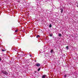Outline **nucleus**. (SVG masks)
Returning <instances> with one entry per match:
<instances>
[{
	"mask_svg": "<svg viewBox=\"0 0 78 78\" xmlns=\"http://www.w3.org/2000/svg\"><path fill=\"white\" fill-rule=\"evenodd\" d=\"M60 10L61 11V13H62V12H63V9H61Z\"/></svg>",
	"mask_w": 78,
	"mask_h": 78,
	"instance_id": "nucleus-5",
	"label": "nucleus"
},
{
	"mask_svg": "<svg viewBox=\"0 0 78 78\" xmlns=\"http://www.w3.org/2000/svg\"><path fill=\"white\" fill-rule=\"evenodd\" d=\"M1 72L4 75H8V73L5 70H2Z\"/></svg>",
	"mask_w": 78,
	"mask_h": 78,
	"instance_id": "nucleus-1",
	"label": "nucleus"
},
{
	"mask_svg": "<svg viewBox=\"0 0 78 78\" xmlns=\"http://www.w3.org/2000/svg\"><path fill=\"white\" fill-rule=\"evenodd\" d=\"M58 35L60 37H61V36H62V35H61V34H58Z\"/></svg>",
	"mask_w": 78,
	"mask_h": 78,
	"instance_id": "nucleus-11",
	"label": "nucleus"
},
{
	"mask_svg": "<svg viewBox=\"0 0 78 78\" xmlns=\"http://www.w3.org/2000/svg\"><path fill=\"white\" fill-rule=\"evenodd\" d=\"M17 31H18V30H16L15 31V32L16 33V32H17Z\"/></svg>",
	"mask_w": 78,
	"mask_h": 78,
	"instance_id": "nucleus-15",
	"label": "nucleus"
},
{
	"mask_svg": "<svg viewBox=\"0 0 78 78\" xmlns=\"http://www.w3.org/2000/svg\"><path fill=\"white\" fill-rule=\"evenodd\" d=\"M2 60V58H0V61Z\"/></svg>",
	"mask_w": 78,
	"mask_h": 78,
	"instance_id": "nucleus-17",
	"label": "nucleus"
},
{
	"mask_svg": "<svg viewBox=\"0 0 78 78\" xmlns=\"http://www.w3.org/2000/svg\"><path fill=\"white\" fill-rule=\"evenodd\" d=\"M52 27V25H51V24H50V25L49 26V28H51Z\"/></svg>",
	"mask_w": 78,
	"mask_h": 78,
	"instance_id": "nucleus-7",
	"label": "nucleus"
},
{
	"mask_svg": "<svg viewBox=\"0 0 78 78\" xmlns=\"http://www.w3.org/2000/svg\"><path fill=\"white\" fill-rule=\"evenodd\" d=\"M36 66H37V67H39L40 66H41V64H39V63H37L35 64Z\"/></svg>",
	"mask_w": 78,
	"mask_h": 78,
	"instance_id": "nucleus-3",
	"label": "nucleus"
},
{
	"mask_svg": "<svg viewBox=\"0 0 78 78\" xmlns=\"http://www.w3.org/2000/svg\"><path fill=\"white\" fill-rule=\"evenodd\" d=\"M22 62L23 63H25V62H27V60L25 59H23L22 61Z\"/></svg>",
	"mask_w": 78,
	"mask_h": 78,
	"instance_id": "nucleus-2",
	"label": "nucleus"
},
{
	"mask_svg": "<svg viewBox=\"0 0 78 78\" xmlns=\"http://www.w3.org/2000/svg\"><path fill=\"white\" fill-rule=\"evenodd\" d=\"M40 70H41V68H39L38 69V71H40Z\"/></svg>",
	"mask_w": 78,
	"mask_h": 78,
	"instance_id": "nucleus-14",
	"label": "nucleus"
},
{
	"mask_svg": "<svg viewBox=\"0 0 78 78\" xmlns=\"http://www.w3.org/2000/svg\"><path fill=\"white\" fill-rule=\"evenodd\" d=\"M66 49H67V50H69V46H67L66 47Z\"/></svg>",
	"mask_w": 78,
	"mask_h": 78,
	"instance_id": "nucleus-12",
	"label": "nucleus"
},
{
	"mask_svg": "<svg viewBox=\"0 0 78 78\" xmlns=\"http://www.w3.org/2000/svg\"><path fill=\"white\" fill-rule=\"evenodd\" d=\"M76 6H77V7H78V4L77 5H76Z\"/></svg>",
	"mask_w": 78,
	"mask_h": 78,
	"instance_id": "nucleus-18",
	"label": "nucleus"
},
{
	"mask_svg": "<svg viewBox=\"0 0 78 78\" xmlns=\"http://www.w3.org/2000/svg\"><path fill=\"white\" fill-rule=\"evenodd\" d=\"M53 36V34H49V36H50L51 37H52V36Z\"/></svg>",
	"mask_w": 78,
	"mask_h": 78,
	"instance_id": "nucleus-9",
	"label": "nucleus"
},
{
	"mask_svg": "<svg viewBox=\"0 0 78 78\" xmlns=\"http://www.w3.org/2000/svg\"><path fill=\"white\" fill-rule=\"evenodd\" d=\"M2 51H5L6 50V49H2Z\"/></svg>",
	"mask_w": 78,
	"mask_h": 78,
	"instance_id": "nucleus-10",
	"label": "nucleus"
},
{
	"mask_svg": "<svg viewBox=\"0 0 78 78\" xmlns=\"http://www.w3.org/2000/svg\"><path fill=\"white\" fill-rule=\"evenodd\" d=\"M46 76V75H43V76H42V78H45Z\"/></svg>",
	"mask_w": 78,
	"mask_h": 78,
	"instance_id": "nucleus-4",
	"label": "nucleus"
},
{
	"mask_svg": "<svg viewBox=\"0 0 78 78\" xmlns=\"http://www.w3.org/2000/svg\"><path fill=\"white\" fill-rule=\"evenodd\" d=\"M37 38H38V37H40V35H37L36 36Z\"/></svg>",
	"mask_w": 78,
	"mask_h": 78,
	"instance_id": "nucleus-8",
	"label": "nucleus"
},
{
	"mask_svg": "<svg viewBox=\"0 0 78 78\" xmlns=\"http://www.w3.org/2000/svg\"><path fill=\"white\" fill-rule=\"evenodd\" d=\"M30 57H31L32 56L31 55H30Z\"/></svg>",
	"mask_w": 78,
	"mask_h": 78,
	"instance_id": "nucleus-16",
	"label": "nucleus"
},
{
	"mask_svg": "<svg viewBox=\"0 0 78 78\" xmlns=\"http://www.w3.org/2000/svg\"><path fill=\"white\" fill-rule=\"evenodd\" d=\"M35 62H36V61H35Z\"/></svg>",
	"mask_w": 78,
	"mask_h": 78,
	"instance_id": "nucleus-19",
	"label": "nucleus"
},
{
	"mask_svg": "<svg viewBox=\"0 0 78 78\" xmlns=\"http://www.w3.org/2000/svg\"><path fill=\"white\" fill-rule=\"evenodd\" d=\"M35 73H36V72H35Z\"/></svg>",
	"mask_w": 78,
	"mask_h": 78,
	"instance_id": "nucleus-20",
	"label": "nucleus"
},
{
	"mask_svg": "<svg viewBox=\"0 0 78 78\" xmlns=\"http://www.w3.org/2000/svg\"><path fill=\"white\" fill-rule=\"evenodd\" d=\"M54 52V51H53V50H51V53H53Z\"/></svg>",
	"mask_w": 78,
	"mask_h": 78,
	"instance_id": "nucleus-6",
	"label": "nucleus"
},
{
	"mask_svg": "<svg viewBox=\"0 0 78 78\" xmlns=\"http://www.w3.org/2000/svg\"><path fill=\"white\" fill-rule=\"evenodd\" d=\"M64 78H66L67 77V75L66 74H65L64 76Z\"/></svg>",
	"mask_w": 78,
	"mask_h": 78,
	"instance_id": "nucleus-13",
	"label": "nucleus"
}]
</instances>
